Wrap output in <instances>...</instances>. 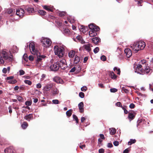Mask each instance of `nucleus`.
<instances>
[{"label":"nucleus","instance_id":"obj_41","mask_svg":"<svg viewBox=\"0 0 153 153\" xmlns=\"http://www.w3.org/2000/svg\"><path fill=\"white\" fill-rule=\"evenodd\" d=\"M52 102L54 104H58L59 103V101L57 100H52Z\"/></svg>","mask_w":153,"mask_h":153},{"label":"nucleus","instance_id":"obj_52","mask_svg":"<svg viewBox=\"0 0 153 153\" xmlns=\"http://www.w3.org/2000/svg\"><path fill=\"white\" fill-rule=\"evenodd\" d=\"M134 107L135 105L133 103H131L129 105V107L131 108H134Z\"/></svg>","mask_w":153,"mask_h":153},{"label":"nucleus","instance_id":"obj_21","mask_svg":"<svg viewBox=\"0 0 153 153\" xmlns=\"http://www.w3.org/2000/svg\"><path fill=\"white\" fill-rule=\"evenodd\" d=\"M58 90L56 88H53L51 91V93L53 96H55L59 93Z\"/></svg>","mask_w":153,"mask_h":153},{"label":"nucleus","instance_id":"obj_45","mask_svg":"<svg viewBox=\"0 0 153 153\" xmlns=\"http://www.w3.org/2000/svg\"><path fill=\"white\" fill-rule=\"evenodd\" d=\"M117 90L115 88H113L110 89V91L111 92H115L117 91Z\"/></svg>","mask_w":153,"mask_h":153},{"label":"nucleus","instance_id":"obj_1","mask_svg":"<svg viewBox=\"0 0 153 153\" xmlns=\"http://www.w3.org/2000/svg\"><path fill=\"white\" fill-rule=\"evenodd\" d=\"M146 46L145 42L143 41L135 42L131 45V48L135 53L137 52L140 50L143 49Z\"/></svg>","mask_w":153,"mask_h":153},{"label":"nucleus","instance_id":"obj_38","mask_svg":"<svg viewBox=\"0 0 153 153\" xmlns=\"http://www.w3.org/2000/svg\"><path fill=\"white\" fill-rule=\"evenodd\" d=\"M64 33L66 34L69 33L70 32V30L68 28H65L64 30Z\"/></svg>","mask_w":153,"mask_h":153},{"label":"nucleus","instance_id":"obj_15","mask_svg":"<svg viewBox=\"0 0 153 153\" xmlns=\"http://www.w3.org/2000/svg\"><path fill=\"white\" fill-rule=\"evenodd\" d=\"M78 107L80 110V112L81 113L84 111L83 106L84 104L82 102H81L78 104Z\"/></svg>","mask_w":153,"mask_h":153},{"label":"nucleus","instance_id":"obj_44","mask_svg":"<svg viewBox=\"0 0 153 153\" xmlns=\"http://www.w3.org/2000/svg\"><path fill=\"white\" fill-rule=\"evenodd\" d=\"M31 102L30 101H27L25 102V104L27 105L30 106L31 104Z\"/></svg>","mask_w":153,"mask_h":153},{"label":"nucleus","instance_id":"obj_36","mask_svg":"<svg viewBox=\"0 0 153 153\" xmlns=\"http://www.w3.org/2000/svg\"><path fill=\"white\" fill-rule=\"evenodd\" d=\"M134 114L132 113H129L128 114V117L129 118L132 119L134 117Z\"/></svg>","mask_w":153,"mask_h":153},{"label":"nucleus","instance_id":"obj_20","mask_svg":"<svg viewBox=\"0 0 153 153\" xmlns=\"http://www.w3.org/2000/svg\"><path fill=\"white\" fill-rule=\"evenodd\" d=\"M13 151L11 147L7 148L4 150L5 153H13Z\"/></svg>","mask_w":153,"mask_h":153},{"label":"nucleus","instance_id":"obj_22","mask_svg":"<svg viewBox=\"0 0 153 153\" xmlns=\"http://www.w3.org/2000/svg\"><path fill=\"white\" fill-rule=\"evenodd\" d=\"M33 118V115L32 114H30L26 115L25 117V118L27 120L30 121Z\"/></svg>","mask_w":153,"mask_h":153},{"label":"nucleus","instance_id":"obj_58","mask_svg":"<svg viewBox=\"0 0 153 153\" xmlns=\"http://www.w3.org/2000/svg\"><path fill=\"white\" fill-rule=\"evenodd\" d=\"M2 72L4 73H6L7 72V69L6 68H4L2 70Z\"/></svg>","mask_w":153,"mask_h":153},{"label":"nucleus","instance_id":"obj_35","mask_svg":"<svg viewBox=\"0 0 153 153\" xmlns=\"http://www.w3.org/2000/svg\"><path fill=\"white\" fill-rule=\"evenodd\" d=\"M24 82L25 84H27L29 85H30L32 84L31 82L29 80H24Z\"/></svg>","mask_w":153,"mask_h":153},{"label":"nucleus","instance_id":"obj_24","mask_svg":"<svg viewBox=\"0 0 153 153\" xmlns=\"http://www.w3.org/2000/svg\"><path fill=\"white\" fill-rule=\"evenodd\" d=\"M109 131L110 134H114L116 132V130L114 128H111L109 129Z\"/></svg>","mask_w":153,"mask_h":153},{"label":"nucleus","instance_id":"obj_17","mask_svg":"<svg viewBox=\"0 0 153 153\" xmlns=\"http://www.w3.org/2000/svg\"><path fill=\"white\" fill-rule=\"evenodd\" d=\"M97 31H95L93 30H90L89 31V34L90 37H94L96 36L97 35Z\"/></svg>","mask_w":153,"mask_h":153},{"label":"nucleus","instance_id":"obj_64","mask_svg":"<svg viewBox=\"0 0 153 153\" xmlns=\"http://www.w3.org/2000/svg\"><path fill=\"white\" fill-rule=\"evenodd\" d=\"M85 119L84 117H82L81 118V120L82 123L84 122L85 120Z\"/></svg>","mask_w":153,"mask_h":153},{"label":"nucleus","instance_id":"obj_48","mask_svg":"<svg viewBox=\"0 0 153 153\" xmlns=\"http://www.w3.org/2000/svg\"><path fill=\"white\" fill-rule=\"evenodd\" d=\"M14 77L13 76H10L9 77H7L6 78L7 80H10L11 79H13Z\"/></svg>","mask_w":153,"mask_h":153},{"label":"nucleus","instance_id":"obj_27","mask_svg":"<svg viewBox=\"0 0 153 153\" xmlns=\"http://www.w3.org/2000/svg\"><path fill=\"white\" fill-rule=\"evenodd\" d=\"M25 10H27L29 13H32L33 11V8L29 7H26Z\"/></svg>","mask_w":153,"mask_h":153},{"label":"nucleus","instance_id":"obj_28","mask_svg":"<svg viewBox=\"0 0 153 153\" xmlns=\"http://www.w3.org/2000/svg\"><path fill=\"white\" fill-rule=\"evenodd\" d=\"M110 75L112 79H115L117 78L116 75L113 72H110Z\"/></svg>","mask_w":153,"mask_h":153},{"label":"nucleus","instance_id":"obj_25","mask_svg":"<svg viewBox=\"0 0 153 153\" xmlns=\"http://www.w3.org/2000/svg\"><path fill=\"white\" fill-rule=\"evenodd\" d=\"M100 39L97 37L93 38L92 39V40L93 43L95 44H97L99 42Z\"/></svg>","mask_w":153,"mask_h":153},{"label":"nucleus","instance_id":"obj_16","mask_svg":"<svg viewBox=\"0 0 153 153\" xmlns=\"http://www.w3.org/2000/svg\"><path fill=\"white\" fill-rule=\"evenodd\" d=\"M79 29L81 32L85 33L87 31L88 27H85L82 25L79 27Z\"/></svg>","mask_w":153,"mask_h":153},{"label":"nucleus","instance_id":"obj_9","mask_svg":"<svg viewBox=\"0 0 153 153\" xmlns=\"http://www.w3.org/2000/svg\"><path fill=\"white\" fill-rule=\"evenodd\" d=\"M25 13L24 10L22 8L17 9L16 10V14L20 17H22Z\"/></svg>","mask_w":153,"mask_h":153},{"label":"nucleus","instance_id":"obj_8","mask_svg":"<svg viewBox=\"0 0 153 153\" xmlns=\"http://www.w3.org/2000/svg\"><path fill=\"white\" fill-rule=\"evenodd\" d=\"M59 61H57L53 65H52L50 66L51 70L53 71H56L58 70L59 68Z\"/></svg>","mask_w":153,"mask_h":153},{"label":"nucleus","instance_id":"obj_60","mask_svg":"<svg viewBox=\"0 0 153 153\" xmlns=\"http://www.w3.org/2000/svg\"><path fill=\"white\" fill-rule=\"evenodd\" d=\"M4 61L2 58H0V64L4 63Z\"/></svg>","mask_w":153,"mask_h":153},{"label":"nucleus","instance_id":"obj_7","mask_svg":"<svg viewBox=\"0 0 153 153\" xmlns=\"http://www.w3.org/2000/svg\"><path fill=\"white\" fill-rule=\"evenodd\" d=\"M59 62V68L63 70L65 69L67 67L66 60L63 58H62Z\"/></svg>","mask_w":153,"mask_h":153},{"label":"nucleus","instance_id":"obj_13","mask_svg":"<svg viewBox=\"0 0 153 153\" xmlns=\"http://www.w3.org/2000/svg\"><path fill=\"white\" fill-rule=\"evenodd\" d=\"M68 56L69 57H79L77 55V52L71 50L68 53Z\"/></svg>","mask_w":153,"mask_h":153},{"label":"nucleus","instance_id":"obj_10","mask_svg":"<svg viewBox=\"0 0 153 153\" xmlns=\"http://www.w3.org/2000/svg\"><path fill=\"white\" fill-rule=\"evenodd\" d=\"M53 83H49L45 85L43 88V91L44 92H46L49 91L53 86Z\"/></svg>","mask_w":153,"mask_h":153},{"label":"nucleus","instance_id":"obj_14","mask_svg":"<svg viewBox=\"0 0 153 153\" xmlns=\"http://www.w3.org/2000/svg\"><path fill=\"white\" fill-rule=\"evenodd\" d=\"M53 80L57 83H62L63 82L62 79L59 77H54L53 79Z\"/></svg>","mask_w":153,"mask_h":153},{"label":"nucleus","instance_id":"obj_53","mask_svg":"<svg viewBox=\"0 0 153 153\" xmlns=\"http://www.w3.org/2000/svg\"><path fill=\"white\" fill-rule=\"evenodd\" d=\"M42 87V85L41 84L39 83L36 85V88H41Z\"/></svg>","mask_w":153,"mask_h":153},{"label":"nucleus","instance_id":"obj_29","mask_svg":"<svg viewBox=\"0 0 153 153\" xmlns=\"http://www.w3.org/2000/svg\"><path fill=\"white\" fill-rule=\"evenodd\" d=\"M28 126V124L26 122H24L22 125V127L23 129L26 128Z\"/></svg>","mask_w":153,"mask_h":153},{"label":"nucleus","instance_id":"obj_37","mask_svg":"<svg viewBox=\"0 0 153 153\" xmlns=\"http://www.w3.org/2000/svg\"><path fill=\"white\" fill-rule=\"evenodd\" d=\"M79 58H74V62L75 64H77L79 61Z\"/></svg>","mask_w":153,"mask_h":153},{"label":"nucleus","instance_id":"obj_11","mask_svg":"<svg viewBox=\"0 0 153 153\" xmlns=\"http://www.w3.org/2000/svg\"><path fill=\"white\" fill-rule=\"evenodd\" d=\"M89 27L91 30H93L95 31H98L100 28L99 27L96 26L93 24H91L89 25Z\"/></svg>","mask_w":153,"mask_h":153},{"label":"nucleus","instance_id":"obj_50","mask_svg":"<svg viewBox=\"0 0 153 153\" xmlns=\"http://www.w3.org/2000/svg\"><path fill=\"white\" fill-rule=\"evenodd\" d=\"M19 74L20 75H23L25 74V72L23 70H20L19 71Z\"/></svg>","mask_w":153,"mask_h":153},{"label":"nucleus","instance_id":"obj_12","mask_svg":"<svg viewBox=\"0 0 153 153\" xmlns=\"http://www.w3.org/2000/svg\"><path fill=\"white\" fill-rule=\"evenodd\" d=\"M124 52L126 57H130L132 55L131 51L129 48L126 49L124 50Z\"/></svg>","mask_w":153,"mask_h":153},{"label":"nucleus","instance_id":"obj_59","mask_svg":"<svg viewBox=\"0 0 153 153\" xmlns=\"http://www.w3.org/2000/svg\"><path fill=\"white\" fill-rule=\"evenodd\" d=\"M112 146H113V145H112V144L111 143H109L108 144L107 146L108 147L111 148V147H112Z\"/></svg>","mask_w":153,"mask_h":153},{"label":"nucleus","instance_id":"obj_54","mask_svg":"<svg viewBox=\"0 0 153 153\" xmlns=\"http://www.w3.org/2000/svg\"><path fill=\"white\" fill-rule=\"evenodd\" d=\"M76 68L75 67H74L72 68L70 71V72H73L75 71Z\"/></svg>","mask_w":153,"mask_h":153},{"label":"nucleus","instance_id":"obj_57","mask_svg":"<svg viewBox=\"0 0 153 153\" xmlns=\"http://www.w3.org/2000/svg\"><path fill=\"white\" fill-rule=\"evenodd\" d=\"M13 10L12 9H9L8 10V13L10 14L13 12Z\"/></svg>","mask_w":153,"mask_h":153},{"label":"nucleus","instance_id":"obj_32","mask_svg":"<svg viewBox=\"0 0 153 153\" xmlns=\"http://www.w3.org/2000/svg\"><path fill=\"white\" fill-rule=\"evenodd\" d=\"M71 111H72V110L71 109L68 111L66 112V115H67V116H68V117L71 116L72 114Z\"/></svg>","mask_w":153,"mask_h":153},{"label":"nucleus","instance_id":"obj_51","mask_svg":"<svg viewBox=\"0 0 153 153\" xmlns=\"http://www.w3.org/2000/svg\"><path fill=\"white\" fill-rule=\"evenodd\" d=\"M119 142L117 141H114L113 143L114 145L115 146H118L119 145Z\"/></svg>","mask_w":153,"mask_h":153},{"label":"nucleus","instance_id":"obj_42","mask_svg":"<svg viewBox=\"0 0 153 153\" xmlns=\"http://www.w3.org/2000/svg\"><path fill=\"white\" fill-rule=\"evenodd\" d=\"M79 97L81 98H83L84 97V93L82 92H80L79 94Z\"/></svg>","mask_w":153,"mask_h":153},{"label":"nucleus","instance_id":"obj_46","mask_svg":"<svg viewBox=\"0 0 153 153\" xmlns=\"http://www.w3.org/2000/svg\"><path fill=\"white\" fill-rule=\"evenodd\" d=\"M99 51V49L98 47L96 48L94 50V52L95 53H97Z\"/></svg>","mask_w":153,"mask_h":153},{"label":"nucleus","instance_id":"obj_2","mask_svg":"<svg viewBox=\"0 0 153 153\" xmlns=\"http://www.w3.org/2000/svg\"><path fill=\"white\" fill-rule=\"evenodd\" d=\"M150 70V67L149 66L143 67L140 64H138L137 66L135 72L141 74H148Z\"/></svg>","mask_w":153,"mask_h":153},{"label":"nucleus","instance_id":"obj_62","mask_svg":"<svg viewBox=\"0 0 153 153\" xmlns=\"http://www.w3.org/2000/svg\"><path fill=\"white\" fill-rule=\"evenodd\" d=\"M100 136L101 139H104L105 137L103 134H100Z\"/></svg>","mask_w":153,"mask_h":153},{"label":"nucleus","instance_id":"obj_6","mask_svg":"<svg viewBox=\"0 0 153 153\" xmlns=\"http://www.w3.org/2000/svg\"><path fill=\"white\" fill-rule=\"evenodd\" d=\"M13 56L10 51L4 50H3L0 53V57H11Z\"/></svg>","mask_w":153,"mask_h":153},{"label":"nucleus","instance_id":"obj_3","mask_svg":"<svg viewBox=\"0 0 153 153\" xmlns=\"http://www.w3.org/2000/svg\"><path fill=\"white\" fill-rule=\"evenodd\" d=\"M29 48L31 53L36 56V57H46L45 55H41L40 53L37 50L35 46L34 43L31 42L29 45Z\"/></svg>","mask_w":153,"mask_h":153},{"label":"nucleus","instance_id":"obj_55","mask_svg":"<svg viewBox=\"0 0 153 153\" xmlns=\"http://www.w3.org/2000/svg\"><path fill=\"white\" fill-rule=\"evenodd\" d=\"M146 63V61L144 59L141 60L140 62H139L140 63H141L143 65H144V63Z\"/></svg>","mask_w":153,"mask_h":153},{"label":"nucleus","instance_id":"obj_56","mask_svg":"<svg viewBox=\"0 0 153 153\" xmlns=\"http://www.w3.org/2000/svg\"><path fill=\"white\" fill-rule=\"evenodd\" d=\"M104 150L102 149H101L99 150V153H103L104 152Z\"/></svg>","mask_w":153,"mask_h":153},{"label":"nucleus","instance_id":"obj_61","mask_svg":"<svg viewBox=\"0 0 153 153\" xmlns=\"http://www.w3.org/2000/svg\"><path fill=\"white\" fill-rule=\"evenodd\" d=\"M41 60V58H37L36 60V63L38 62H39Z\"/></svg>","mask_w":153,"mask_h":153},{"label":"nucleus","instance_id":"obj_34","mask_svg":"<svg viewBox=\"0 0 153 153\" xmlns=\"http://www.w3.org/2000/svg\"><path fill=\"white\" fill-rule=\"evenodd\" d=\"M114 71H116V72H117V74H118L120 75V69H118L117 68L115 67L114 68Z\"/></svg>","mask_w":153,"mask_h":153},{"label":"nucleus","instance_id":"obj_43","mask_svg":"<svg viewBox=\"0 0 153 153\" xmlns=\"http://www.w3.org/2000/svg\"><path fill=\"white\" fill-rule=\"evenodd\" d=\"M73 118L76 121V123H78V119L76 116L75 115H73Z\"/></svg>","mask_w":153,"mask_h":153},{"label":"nucleus","instance_id":"obj_40","mask_svg":"<svg viewBox=\"0 0 153 153\" xmlns=\"http://www.w3.org/2000/svg\"><path fill=\"white\" fill-rule=\"evenodd\" d=\"M17 99L19 101L22 102L23 100V98L20 96H17Z\"/></svg>","mask_w":153,"mask_h":153},{"label":"nucleus","instance_id":"obj_63","mask_svg":"<svg viewBox=\"0 0 153 153\" xmlns=\"http://www.w3.org/2000/svg\"><path fill=\"white\" fill-rule=\"evenodd\" d=\"M129 151V150L128 149H127L124 150L123 153H128Z\"/></svg>","mask_w":153,"mask_h":153},{"label":"nucleus","instance_id":"obj_23","mask_svg":"<svg viewBox=\"0 0 153 153\" xmlns=\"http://www.w3.org/2000/svg\"><path fill=\"white\" fill-rule=\"evenodd\" d=\"M77 39L82 44L84 43L85 42L82 39V37L80 36H78L76 37Z\"/></svg>","mask_w":153,"mask_h":153},{"label":"nucleus","instance_id":"obj_18","mask_svg":"<svg viewBox=\"0 0 153 153\" xmlns=\"http://www.w3.org/2000/svg\"><path fill=\"white\" fill-rule=\"evenodd\" d=\"M91 45L90 44H88L84 45V47L85 49L89 52L91 50Z\"/></svg>","mask_w":153,"mask_h":153},{"label":"nucleus","instance_id":"obj_33","mask_svg":"<svg viewBox=\"0 0 153 153\" xmlns=\"http://www.w3.org/2000/svg\"><path fill=\"white\" fill-rule=\"evenodd\" d=\"M17 80L15 79H11L8 81V82L10 84H14L17 82Z\"/></svg>","mask_w":153,"mask_h":153},{"label":"nucleus","instance_id":"obj_31","mask_svg":"<svg viewBox=\"0 0 153 153\" xmlns=\"http://www.w3.org/2000/svg\"><path fill=\"white\" fill-rule=\"evenodd\" d=\"M136 142L135 139H130V141L128 142V144L129 145H130L133 143H134Z\"/></svg>","mask_w":153,"mask_h":153},{"label":"nucleus","instance_id":"obj_4","mask_svg":"<svg viewBox=\"0 0 153 153\" xmlns=\"http://www.w3.org/2000/svg\"><path fill=\"white\" fill-rule=\"evenodd\" d=\"M65 46L56 45L54 47V51L56 55L59 57H62L64 54Z\"/></svg>","mask_w":153,"mask_h":153},{"label":"nucleus","instance_id":"obj_26","mask_svg":"<svg viewBox=\"0 0 153 153\" xmlns=\"http://www.w3.org/2000/svg\"><path fill=\"white\" fill-rule=\"evenodd\" d=\"M43 7L44 9L49 11H52L53 10L52 8L49 6L44 5L43 6Z\"/></svg>","mask_w":153,"mask_h":153},{"label":"nucleus","instance_id":"obj_39","mask_svg":"<svg viewBox=\"0 0 153 153\" xmlns=\"http://www.w3.org/2000/svg\"><path fill=\"white\" fill-rule=\"evenodd\" d=\"M66 14V13L65 12L62 11L60 12L59 13V16H64Z\"/></svg>","mask_w":153,"mask_h":153},{"label":"nucleus","instance_id":"obj_49","mask_svg":"<svg viewBox=\"0 0 153 153\" xmlns=\"http://www.w3.org/2000/svg\"><path fill=\"white\" fill-rule=\"evenodd\" d=\"M116 105L118 107H122L121 103L120 102H118L116 103Z\"/></svg>","mask_w":153,"mask_h":153},{"label":"nucleus","instance_id":"obj_5","mask_svg":"<svg viewBox=\"0 0 153 153\" xmlns=\"http://www.w3.org/2000/svg\"><path fill=\"white\" fill-rule=\"evenodd\" d=\"M41 42L42 45L45 48H48L50 47L51 44V41L49 38H42L41 39Z\"/></svg>","mask_w":153,"mask_h":153},{"label":"nucleus","instance_id":"obj_47","mask_svg":"<svg viewBox=\"0 0 153 153\" xmlns=\"http://www.w3.org/2000/svg\"><path fill=\"white\" fill-rule=\"evenodd\" d=\"M87 89V88L86 86H83L81 88L82 91H85Z\"/></svg>","mask_w":153,"mask_h":153},{"label":"nucleus","instance_id":"obj_30","mask_svg":"<svg viewBox=\"0 0 153 153\" xmlns=\"http://www.w3.org/2000/svg\"><path fill=\"white\" fill-rule=\"evenodd\" d=\"M39 13L41 15H45L46 13L45 11L43 10H39L38 11Z\"/></svg>","mask_w":153,"mask_h":153},{"label":"nucleus","instance_id":"obj_19","mask_svg":"<svg viewBox=\"0 0 153 153\" xmlns=\"http://www.w3.org/2000/svg\"><path fill=\"white\" fill-rule=\"evenodd\" d=\"M18 48L16 46H13L11 49L10 52H12L13 53L17 52L18 51Z\"/></svg>","mask_w":153,"mask_h":153}]
</instances>
